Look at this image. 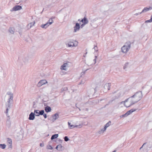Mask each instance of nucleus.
<instances>
[{"mask_svg": "<svg viewBox=\"0 0 152 152\" xmlns=\"http://www.w3.org/2000/svg\"><path fill=\"white\" fill-rule=\"evenodd\" d=\"M139 14H140V13H136L135 15H139Z\"/></svg>", "mask_w": 152, "mask_h": 152, "instance_id": "50", "label": "nucleus"}, {"mask_svg": "<svg viewBox=\"0 0 152 152\" xmlns=\"http://www.w3.org/2000/svg\"><path fill=\"white\" fill-rule=\"evenodd\" d=\"M17 3H19L20 2L23 1V0H14Z\"/></svg>", "mask_w": 152, "mask_h": 152, "instance_id": "40", "label": "nucleus"}, {"mask_svg": "<svg viewBox=\"0 0 152 152\" xmlns=\"http://www.w3.org/2000/svg\"><path fill=\"white\" fill-rule=\"evenodd\" d=\"M82 124H79V125L74 126L72 125H70V129H72L74 128L75 127H78L79 128H80L82 127Z\"/></svg>", "mask_w": 152, "mask_h": 152, "instance_id": "18", "label": "nucleus"}, {"mask_svg": "<svg viewBox=\"0 0 152 152\" xmlns=\"http://www.w3.org/2000/svg\"><path fill=\"white\" fill-rule=\"evenodd\" d=\"M80 22H82L83 23H84V20H83V19H82L81 21Z\"/></svg>", "mask_w": 152, "mask_h": 152, "instance_id": "48", "label": "nucleus"}, {"mask_svg": "<svg viewBox=\"0 0 152 152\" xmlns=\"http://www.w3.org/2000/svg\"><path fill=\"white\" fill-rule=\"evenodd\" d=\"M62 89H63L62 91H64V89H63V88Z\"/></svg>", "mask_w": 152, "mask_h": 152, "instance_id": "56", "label": "nucleus"}, {"mask_svg": "<svg viewBox=\"0 0 152 152\" xmlns=\"http://www.w3.org/2000/svg\"><path fill=\"white\" fill-rule=\"evenodd\" d=\"M40 146L41 147H43L44 146V145H43V144H42L41 143L40 144Z\"/></svg>", "mask_w": 152, "mask_h": 152, "instance_id": "47", "label": "nucleus"}, {"mask_svg": "<svg viewBox=\"0 0 152 152\" xmlns=\"http://www.w3.org/2000/svg\"><path fill=\"white\" fill-rule=\"evenodd\" d=\"M48 83L47 81L45 80H40L38 83L37 86L40 87L43 85Z\"/></svg>", "mask_w": 152, "mask_h": 152, "instance_id": "10", "label": "nucleus"}, {"mask_svg": "<svg viewBox=\"0 0 152 152\" xmlns=\"http://www.w3.org/2000/svg\"><path fill=\"white\" fill-rule=\"evenodd\" d=\"M143 95L142 92L140 91L135 93L134 94L131 96L135 103L140 101L142 98Z\"/></svg>", "mask_w": 152, "mask_h": 152, "instance_id": "1", "label": "nucleus"}, {"mask_svg": "<svg viewBox=\"0 0 152 152\" xmlns=\"http://www.w3.org/2000/svg\"><path fill=\"white\" fill-rule=\"evenodd\" d=\"M65 88V89H65V90H66V89H67V88Z\"/></svg>", "mask_w": 152, "mask_h": 152, "instance_id": "55", "label": "nucleus"}, {"mask_svg": "<svg viewBox=\"0 0 152 152\" xmlns=\"http://www.w3.org/2000/svg\"><path fill=\"white\" fill-rule=\"evenodd\" d=\"M80 28V24L78 23H76L75 26L74 27V32H76L79 31Z\"/></svg>", "mask_w": 152, "mask_h": 152, "instance_id": "11", "label": "nucleus"}, {"mask_svg": "<svg viewBox=\"0 0 152 152\" xmlns=\"http://www.w3.org/2000/svg\"><path fill=\"white\" fill-rule=\"evenodd\" d=\"M131 47V44L130 42H126L125 43L124 45L121 48V51L124 53H127Z\"/></svg>", "mask_w": 152, "mask_h": 152, "instance_id": "3", "label": "nucleus"}, {"mask_svg": "<svg viewBox=\"0 0 152 152\" xmlns=\"http://www.w3.org/2000/svg\"><path fill=\"white\" fill-rule=\"evenodd\" d=\"M85 25H86V24H85L84 23H83L80 26V28H83L84 27V26H85Z\"/></svg>", "mask_w": 152, "mask_h": 152, "instance_id": "44", "label": "nucleus"}, {"mask_svg": "<svg viewBox=\"0 0 152 152\" xmlns=\"http://www.w3.org/2000/svg\"><path fill=\"white\" fill-rule=\"evenodd\" d=\"M106 129H104V128L103 129L99 130L98 131V133L99 134H103L106 131Z\"/></svg>", "mask_w": 152, "mask_h": 152, "instance_id": "24", "label": "nucleus"}, {"mask_svg": "<svg viewBox=\"0 0 152 152\" xmlns=\"http://www.w3.org/2000/svg\"><path fill=\"white\" fill-rule=\"evenodd\" d=\"M129 89L127 88H125L123 89L118 92V96L120 97L123 96L125 94H127L129 91Z\"/></svg>", "mask_w": 152, "mask_h": 152, "instance_id": "5", "label": "nucleus"}, {"mask_svg": "<svg viewBox=\"0 0 152 152\" xmlns=\"http://www.w3.org/2000/svg\"><path fill=\"white\" fill-rule=\"evenodd\" d=\"M78 44L77 42L74 40H70L66 43L69 47H76L77 46Z\"/></svg>", "mask_w": 152, "mask_h": 152, "instance_id": "4", "label": "nucleus"}, {"mask_svg": "<svg viewBox=\"0 0 152 152\" xmlns=\"http://www.w3.org/2000/svg\"><path fill=\"white\" fill-rule=\"evenodd\" d=\"M136 110V109H132L129 111H128L126 113H127V115H129L130 114H131L132 113H133V112L135 111Z\"/></svg>", "mask_w": 152, "mask_h": 152, "instance_id": "22", "label": "nucleus"}, {"mask_svg": "<svg viewBox=\"0 0 152 152\" xmlns=\"http://www.w3.org/2000/svg\"><path fill=\"white\" fill-rule=\"evenodd\" d=\"M78 21H80H80H81L80 19H78Z\"/></svg>", "mask_w": 152, "mask_h": 152, "instance_id": "54", "label": "nucleus"}, {"mask_svg": "<svg viewBox=\"0 0 152 152\" xmlns=\"http://www.w3.org/2000/svg\"><path fill=\"white\" fill-rule=\"evenodd\" d=\"M148 146H149V145H148Z\"/></svg>", "mask_w": 152, "mask_h": 152, "instance_id": "57", "label": "nucleus"}, {"mask_svg": "<svg viewBox=\"0 0 152 152\" xmlns=\"http://www.w3.org/2000/svg\"><path fill=\"white\" fill-rule=\"evenodd\" d=\"M47 148L48 149L52 150L53 147L50 145H48L47 146Z\"/></svg>", "mask_w": 152, "mask_h": 152, "instance_id": "34", "label": "nucleus"}, {"mask_svg": "<svg viewBox=\"0 0 152 152\" xmlns=\"http://www.w3.org/2000/svg\"><path fill=\"white\" fill-rule=\"evenodd\" d=\"M97 19H98L97 18H95V19L94 20H95V21H96V20Z\"/></svg>", "mask_w": 152, "mask_h": 152, "instance_id": "51", "label": "nucleus"}, {"mask_svg": "<svg viewBox=\"0 0 152 152\" xmlns=\"http://www.w3.org/2000/svg\"><path fill=\"white\" fill-rule=\"evenodd\" d=\"M93 48L94 49L95 51H98V48L96 46H95L94 48Z\"/></svg>", "mask_w": 152, "mask_h": 152, "instance_id": "42", "label": "nucleus"}, {"mask_svg": "<svg viewBox=\"0 0 152 152\" xmlns=\"http://www.w3.org/2000/svg\"><path fill=\"white\" fill-rule=\"evenodd\" d=\"M152 9V7H149V8L147 7H145L144 8V9L142 10V11L140 12V14H141L143 12H145L149 10H151Z\"/></svg>", "mask_w": 152, "mask_h": 152, "instance_id": "15", "label": "nucleus"}, {"mask_svg": "<svg viewBox=\"0 0 152 152\" xmlns=\"http://www.w3.org/2000/svg\"><path fill=\"white\" fill-rule=\"evenodd\" d=\"M11 103H8L7 102L6 104V107H7L6 111V113L7 114V115H8V112L10 108V104Z\"/></svg>", "mask_w": 152, "mask_h": 152, "instance_id": "14", "label": "nucleus"}, {"mask_svg": "<svg viewBox=\"0 0 152 152\" xmlns=\"http://www.w3.org/2000/svg\"><path fill=\"white\" fill-rule=\"evenodd\" d=\"M22 7L19 5H16L12 9V11H17L20 10L22 9Z\"/></svg>", "mask_w": 152, "mask_h": 152, "instance_id": "13", "label": "nucleus"}, {"mask_svg": "<svg viewBox=\"0 0 152 152\" xmlns=\"http://www.w3.org/2000/svg\"><path fill=\"white\" fill-rule=\"evenodd\" d=\"M53 22V21L52 20V18L49 19L48 22H47L50 25H51Z\"/></svg>", "mask_w": 152, "mask_h": 152, "instance_id": "28", "label": "nucleus"}, {"mask_svg": "<svg viewBox=\"0 0 152 152\" xmlns=\"http://www.w3.org/2000/svg\"><path fill=\"white\" fill-rule=\"evenodd\" d=\"M35 23V22L34 21L33 22L31 23L28 25V26L29 27V28H31L33 26L34 24Z\"/></svg>", "mask_w": 152, "mask_h": 152, "instance_id": "29", "label": "nucleus"}, {"mask_svg": "<svg viewBox=\"0 0 152 152\" xmlns=\"http://www.w3.org/2000/svg\"><path fill=\"white\" fill-rule=\"evenodd\" d=\"M64 140L66 142L67 141L69 140L68 137L67 136H66L64 137Z\"/></svg>", "mask_w": 152, "mask_h": 152, "instance_id": "39", "label": "nucleus"}, {"mask_svg": "<svg viewBox=\"0 0 152 152\" xmlns=\"http://www.w3.org/2000/svg\"><path fill=\"white\" fill-rule=\"evenodd\" d=\"M97 56H95V58L94 59V64H95L96 63V58H97Z\"/></svg>", "mask_w": 152, "mask_h": 152, "instance_id": "43", "label": "nucleus"}, {"mask_svg": "<svg viewBox=\"0 0 152 152\" xmlns=\"http://www.w3.org/2000/svg\"><path fill=\"white\" fill-rule=\"evenodd\" d=\"M7 94L9 95V99L7 101V102L12 103L13 99V94L11 92H8L7 93Z\"/></svg>", "mask_w": 152, "mask_h": 152, "instance_id": "7", "label": "nucleus"}, {"mask_svg": "<svg viewBox=\"0 0 152 152\" xmlns=\"http://www.w3.org/2000/svg\"><path fill=\"white\" fill-rule=\"evenodd\" d=\"M112 152H116V151L114 150V151H113Z\"/></svg>", "mask_w": 152, "mask_h": 152, "instance_id": "53", "label": "nucleus"}, {"mask_svg": "<svg viewBox=\"0 0 152 152\" xmlns=\"http://www.w3.org/2000/svg\"><path fill=\"white\" fill-rule=\"evenodd\" d=\"M22 60H23V61L25 63L26 62H27V61H28V58H25L24 57H23L22 58Z\"/></svg>", "mask_w": 152, "mask_h": 152, "instance_id": "33", "label": "nucleus"}, {"mask_svg": "<svg viewBox=\"0 0 152 152\" xmlns=\"http://www.w3.org/2000/svg\"><path fill=\"white\" fill-rule=\"evenodd\" d=\"M6 145L4 144H0V147L3 149H4L6 147Z\"/></svg>", "mask_w": 152, "mask_h": 152, "instance_id": "32", "label": "nucleus"}, {"mask_svg": "<svg viewBox=\"0 0 152 152\" xmlns=\"http://www.w3.org/2000/svg\"><path fill=\"white\" fill-rule=\"evenodd\" d=\"M111 86L110 84V83H106L104 86V92H106L110 89V86Z\"/></svg>", "mask_w": 152, "mask_h": 152, "instance_id": "9", "label": "nucleus"}, {"mask_svg": "<svg viewBox=\"0 0 152 152\" xmlns=\"http://www.w3.org/2000/svg\"><path fill=\"white\" fill-rule=\"evenodd\" d=\"M35 118L34 113L31 112L29 115L28 119L30 120H33Z\"/></svg>", "mask_w": 152, "mask_h": 152, "instance_id": "16", "label": "nucleus"}, {"mask_svg": "<svg viewBox=\"0 0 152 152\" xmlns=\"http://www.w3.org/2000/svg\"><path fill=\"white\" fill-rule=\"evenodd\" d=\"M58 136V134H56L53 135L51 138V140H53L54 139L57 138Z\"/></svg>", "mask_w": 152, "mask_h": 152, "instance_id": "26", "label": "nucleus"}, {"mask_svg": "<svg viewBox=\"0 0 152 152\" xmlns=\"http://www.w3.org/2000/svg\"><path fill=\"white\" fill-rule=\"evenodd\" d=\"M7 122H10V117L9 116H8L7 115Z\"/></svg>", "mask_w": 152, "mask_h": 152, "instance_id": "41", "label": "nucleus"}, {"mask_svg": "<svg viewBox=\"0 0 152 152\" xmlns=\"http://www.w3.org/2000/svg\"><path fill=\"white\" fill-rule=\"evenodd\" d=\"M69 62H66L63 64L61 67V70H64L65 71L67 70V68L69 67Z\"/></svg>", "mask_w": 152, "mask_h": 152, "instance_id": "8", "label": "nucleus"}, {"mask_svg": "<svg viewBox=\"0 0 152 152\" xmlns=\"http://www.w3.org/2000/svg\"><path fill=\"white\" fill-rule=\"evenodd\" d=\"M68 125L70 126V125H71V124L69 122H68Z\"/></svg>", "mask_w": 152, "mask_h": 152, "instance_id": "49", "label": "nucleus"}, {"mask_svg": "<svg viewBox=\"0 0 152 152\" xmlns=\"http://www.w3.org/2000/svg\"><path fill=\"white\" fill-rule=\"evenodd\" d=\"M55 18V17H53L52 18H52V19H54Z\"/></svg>", "mask_w": 152, "mask_h": 152, "instance_id": "52", "label": "nucleus"}, {"mask_svg": "<svg viewBox=\"0 0 152 152\" xmlns=\"http://www.w3.org/2000/svg\"><path fill=\"white\" fill-rule=\"evenodd\" d=\"M43 115L44 117V118H47V115L45 113V114H43Z\"/></svg>", "mask_w": 152, "mask_h": 152, "instance_id": "46", "label": "nucleus"}, {"mask_svg": "<svg viewBox=\"0 0 152 152\" xmlns=\"http://www.w3.org/2000/svg\"><path fill=\"white\" fill-rule=\"evenodd\" d=\"M152 22V15L151 16V18L150 19L147 20L145 21V22Z\"/></svg>", "mask_w": 152, "mask_h": 152, "instance_id": "37", "label": "nucleus"}, {"mask_svg": "<svg viewBox=\"0 0 152 152\" xmlns=\"http://www.w3.org/2000/svg\"><path fill=\"white\" fill-rule=\"evenodd\" d=\"M44 113V111L43 110H42L40 111H39V115H43Z\"/></svg>", "mask_w": 152, "mask_h": 152, "instance_id": "35", "label": "nucleus"}, {"mask_svg": "<svg viewBox=\"0 0 152 152\" xmlns=\"http://www.w3.org/2000/svg\"><path fill=\"white\" fill-rule=\"evenodd\" d=\"M129 63L128 62L126 63L124 66L123 68L124 69H126L127 68L129 67Z\"/></svg>", "mask_w": 152, "mask_h": 152, "instance_id": "25", "label": "nucleus"}, {"mask_svg": "<svg viewBox=\"0 0 152 152\" xmlns=\"http://www.w3.org/2000/svg\"><path fill=\"white\" fill-rule=\"evenodd\" d=\"M9 32L11 34H13L14 32V29L12 28H10L9 29Z\"/></svg>", "mask_w": 152, "mask_h": 152, "instance_id": "31", "label": "nucleus"}, {"mask_svg": "<svg viewBox=\"0 0 152 152\" xmlns=\"http://www.w3.org/2000/svg\"><path fill=\"white\" fill-rule=\"evenodd\" d=\"M56 148L58 151H61L64 150V147L61 144H59L56 146Z\"/></svg>", "mask_w": 152, "mask_h": 152, "instance_id": "12", "label": "nucleus"}, {"mask_svg": "<svg viewBox=\"0 0 152 152\" xmlns=\"http://www.w3.org/2000/svg\"><path fill=\"white\" fill-rule=\"evenodd\" d=\"M127 113H126L125 114H123L120 116L121 118H122L124 117H126L128 116Z\"/></svg>", "mask_w": 152, "mask_h": 152, "instance_id": "36", "label": "nucleus"}, {"mask_svg": "<svg viewBox=\"0 0 152 152\" xmlns=\"http://www.w3.org/2000/svg\"><path fill=\"white\" fill-rule=\"evenodd\" d=\"M124 103V106L127 107H129L135 104V102L130 97L125 100L124 102H122L121 104Z\"/></svg>", "mask_w": 152, "mask_h": 152, "instance_id": "2", "label": "nucleus"}, {"mask_svg": "<svg viewBox=\"0 0 152 152\" xmlns=\"http://www.w3.org/2000/svg\"><path fill=\"white\" fill-rule=\"evenodd\" d=\"M34 115L37 116H39V110H34Z\"/></svg>", "mask_w": 152, "mask_h": 152, "instance_id": "27", "label": "nucleus"}, {"mask_svg": "<svg viewBox=\"0 0 152 152\" xmlns=\"http://www.w3.org/2000/svg\"><path fill=\"white\" fill-rule=\"evenodd\" d=\"M129 89L127 88H125L123 89L118 92V96L120 97L123 96L125 94H127L129 91Z\"/></svg>", "mask_w": 152, "mask_h": 152, "instance_id": "6", "label": "nucleus"}, {"mask_svg": "<svg viewBox=\"0 0 152 152\" xmlns=\"http://www.w3.org/2000/svg\"><path fill=\"white\" fill-rule=\"evenodd\" d=\"M146 143H144L143 144V145H142V146L140 148V149L141 150L142 147L146 145Z\"/></svg>", "mask_w": 152, "mask_h": 152, "instance_id": "45", "label": "nucleus"}, {"mask_svg": "<svg viewBox=\"0 0 152 152\" xmlns=\"http://www.w3.org/2000/svg\"><path fill=\"white\" fill-rule=\"evenodd\" d=\"M49 26L50 25L48 24V23H47L45 24H42L41 25V27L42 28H48V26Z\"/></svg>", "mask_w": 152, "mask_h": 152, "instance_id": "20", "label": "nucleus"}, {"mask_svg": "<svg viewBox=\"0 0 152 152\" xmlns=\"http://www.w3.org/2000/svg\"><path fill=\"white\" fill-rule=\"evenodd\" d=\"M7 142L9 144V147L10 148H11L12 143V140L11 139L8 138L7 139Z\"/></svg>", "mask_w": 152, "mask_h": 152, "instance_id": "19", "label": "nucleus"}, {"mask_svg": "<svg viewBox=\"0 0 152 152\" xmlns=\"http://www.w3.org/2000/svg\"><path fill=\"white\" fill-rule=\"evenodd\" d=\"M111 122L110 121H109L104 126V129H106L111 124Z\"/></svg>", "mask_w": 152, "mask_h": 152, "instance_id": "23", "label": "nucleus"}, {"mask_svg": "<svg viewBox=\"0 0 152 152\" xmlns=\"http://www.w3.org/2000/svg\"><path fill=\"white\" fill-rule=\"evenodd\" d=\"M52 117L53 118V121H55L58 118L59 115L58 113H56L53 115L52 116Z\"/></svg>", "mask_w": 152, "mask_h": 152, "instance_id": "17", "label": "nucleus"}, {"mask_svg": "<svg viewBox=\"0 0 152 152\" xmlns=\"http://www.w3.org/2000/svg\"><path fill=\"white\" fill-rule=\"evenodd\" d=\"M83 20H84V23L86 24H87L88 22V20H87V18L85 17H84V18Z\"/></svg>", "mask_w": 152, "mask_h": 152, "instance_id": "30", "label": "nucleus"}, {"mask_svg": "<svg viewBox=\"0 0 152 152\" xmlns=\"http://www.w3.org/2000/svg\"><path fill=\"white\" fill-rule=\"evenodd\" d=\"M45 110L46 112H49L51 111V108L50 107L47 106L45 108Z\"/></svg>", "mask_w": 152, "mask_h": 152, "instance_id": "21", "label": "nucleus"}, {"mask_svg": "<svg viewBox=\"0 0 152 152\" xmlns=\"http://www.w3.org/2000/svg\"><path fill=\"white\" fill-rule=\"evenodd\" d=\"M86 80L84 79H83L81 82L80 83V84H83L85 82Z\"/></svg>", "mask_w": 152, "mask_h": 152, "instance_id": "38", "label": "nucleus"}]
</instances>
